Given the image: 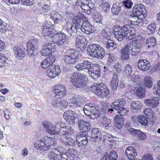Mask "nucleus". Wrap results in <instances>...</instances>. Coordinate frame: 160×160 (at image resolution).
<instances>
[{"label":"nucleus","mask_w":160,"mask_h":160,"mask_svg":"<svg viewBox=\"0 0 160 160\" xmlns=\"http://www.w3.org/2000/svg\"><path fill=\"white\" fill-rule=\"evenodd\" d=\"M134 29H131L128 24L123 26L121 29L115 28L113 30V33L115 38L119 41H121L125 38L132 39L136 36Z\"/></svg>","instance_id":"1"},{"label":"nucleus","mask_w":160,"mask_h":160,"mask_svg":"<svg viewBox=\"0 0 160 160\" xmlns=\"http://www.w3.org/2000/svg\"><path fill=\"white\" fill-rule=\"evenodd\" d=\"M48 156L50 160H67L70 157L67 150L62 147L54 148Z\"/></svg>","instance_id":"2"},{"label":"nucleus","mask_w":160,"mask_h":160,"mask_svg":"<svg viewBox=\"0 0 160 160\" xmlns=\"http://www.w3.org/2000/svg\"><path fill=\"white\" fill-rule=\"evenodd\" d=\"M55 144L54 138L46 136L37 141L34 144V146L36 149L44 151L53 147Z\"/></svg>","instance_id":"3"},{"label":"nucleus","mask_w":160,"mask_h":160,"mask_svg":"<svg viewBox=\"0 0 160 160\" xmlns=\"http://www.w3.org/2000/svg\"><path fill=\"white\" fill-rule=\"evenodd\" d=\"M73 85L78 88H84L88 83V79L85 75L78 72H74L70 79Z\"/></svg>","instance_id":"4"},{"label":"nucleus","mask_w":160,"mask_h":160,"mask_svg":"<svg viewBox=\"0 0 160 160\" xmlns=\"http://www.w3.org/2000/svg\"><path fill=\"white\" fill-rule=\"evenodd\" d=\"M87 51L89 56L99 59H102L105 54L104 49L97 44H89Z\"/></svg>","instance_id":"5"},{"label":"nucleus","mask_w":160,"mask_h":160,"mask_svg":"<svg viewBox=\"0 0 160 160\" xmlns=\"http://www.w3.org/2000/svg\"><path fill=\"white\" fill-rule=\"evenodd\" d=\"M91 88L92 92L102 98H105L108 95L110 92L107 86L102 82L93 83Z\"/></svg>","instance_id":"6"},{"label":"nucleus","mask_w":160,"mask_h":160,"mask_svg":"<svg viewBox=\"0 0 160 160\" xmlns=\"http://www.w3.org/2000/svg\"><path fill=\"white\" fill-rule=\"evenodd\" d=\"M79 57L78 52L75 49H69L65 52L63 59L66 63L72 64L77 62Z\"/></svg>","instance_id":"7"},{"label":"nucleus","mask_w":160,"mask_h":160,"mask_svg":"<svg viewBox=\"0 0 160 160\" xmlns=\"http://www.w3.org/2000/svg\"><path fill=\"white\" fill-rule=\"evenodd\" d=\"M55 128H56L60 129L59 134L61 136H65V137L70 136L72 134L74 130L70 124L66 125L63 122H58L56 124Z\"/></svg>","instance_id":"8"},{"label":"nucleus","mask_w":160,"mask_h":160,"mask_svg":"<svg viewBox=\"0 0 160 160\" xmlns=\"http://www.w3.org/2000/svg\"><path fill=\"white\" fill-rule=\"evenodd\" d=\"M75 5L80 7L84 12L92 9L95 6L91 0H77Z\"/></svg>","instance_id":"9"},{"label":"nucleus","mask_w":160,"mask_h":160,"mask_svg":"<svg viewBox=\"0 0 160 160\" xmlns=\"http://www.w3.org/2000/svg\"><path fill=\"white\" fill-rule=\"evenodd\" d=\"M69 101L71 104L70 106L76 109L78 107H81L84 104L83 98L81 96L79 95L73 96L71 98L69 99Z\"/></svg>","instance_id":"10"},{"label":"nucleus","mask_w":160,"mask_h":160,"mask_svg":"<svg viewBox=\"0 0 160 160\" xmlns=\"http://www.w3.org/2000/svg\"><path fill=\"white\" fill-rule=\"evenodd\" d=\"M129 46V53L132 56H136L141 52L142 46L141 44L137 41L133 42L128 44Z\"/></svg>","instance_id":"11"},{"label":"nucleus","mask_w":160,"mask_h":160,"mask_svg":"<svg viewBox=\"0 0 160 160\" xmlns=\"http://www.w3.org/2000/svg\"><path fill=\"white\" fill-rule=\"evenodd\" d=\"M55 44L54 43H45L42 46L41 52L42 55L47 56L51 55L55 50Z\"/></svg>","instance_id":"12"},{"label":"nucleus","mask_w":160,"mask_h":160,"mask_svg":"<svg viewBox=\"0 0 160 160\" xmlns=\"http://www.w3.org/2000/svg\"><path fill=\"white\" fill-rule=\"evenodd\" d=\"M80 30L82 32L88 34L93 33L95 31L94 27L87 20H85L83 22Z\"/></svg>","instance_id":"13"},{"label":"nucleus","mask_w":160,"mask_h":160,"mask_svg":"<svg viewBox=\"0 0 160 160\" xmlns=\"http://www.w3.org/2000/svg\"><path fill=\"white\" fill-rule=\"evenodd\" d=\"M52 41L58 45H61L63 44L66 40L65 34L58 33L54 34L52 37Z\"/></svg>","instance_id":"14"},{"label":"nucleus","mask_w":160,"mask_h":160,"mask_svg":"<svg viewBox=\"0 0 160 160\" xmlns=\"http://www.w3.org/2000/svg\"><path fill=\"white\" fill-rule=\"evenodd\" d=\"M88 134L86 131L82 132L76 136V142L79 146L86 145L88 143Z\"/></svg>","instance_id":"15"},{"label":"nucleus","mask_w":160,"mask_h":160,"mask_svg":"<svg viewBox=\"0 0 160 160\" xmlns=\"http://www.w3.org/2000/svg\"><path fill=\"white\" fill-rule=\"evenodd\" d=\"M60 72V67L57 65H52L47 71V75L52 78L59 75Z\"/></svg>","instance_id":"16"},{"label":"nucleus","mask_w":160,"mask_h":160,"mask_svg":"<svg viewBox=\"0 0 160 160\" xmlns=\"http://www.w3.org/2000/svg\"><path fill=\"white\" fill-rule=\"evenodd\" d=\"M132 12L134 15H142L145 17L146 15L147 11L144 5L141 4H138L134 6Z\"/></svg>","instance_id":"17"},{"label":"nucleus","mask_w":160,"mask_h":160,"mask_svg":"<svg viewBox=\"0 0 160 160\" xmlns=\"http://www.w3.org/2000/svg\"><path fill=\"white\" fill-rule=\"evenodd\" d=\"M91 62L85 60L81 63H79L75 66V68L78 71L84 70H86V72L88 73V70L90 69L91 67Z\"/></svg>","instance_id":"18"},{"label":"nucleus","mask_w":160,"mask_h":160,"mask_svg":"<svg viewBox=\"0 0 160 160\" xmlns=\"http://www.w3.org/2000/svg\"><path fill=\"white\" fill-rule=\"evenodd\" d=\"M25 51V48L21 45H18L15 46L13 49L14 55L18 59L24 57Z\"/></svg>","instance_id":"19"},{"label":"nucleus","mask_w":160,"mask_h":160,"mask_svg":"<svg viewBox=\"0 0 160 160\" xmlns=\"http://www.w3.org/2000/svg\"><path fill=\"white\" fill-rule=\"evenodd\" d=\"M101 69L98 65L91 67L88 70V73L92 77L95 78L100 77L101 74Z\"/></svg>","instance_id":"20"},{"label":"nucleus","mask_w":160,"mask_h":160,"mask_svg":"<svg viewBox=\"0 0 160 160\" xmlns=\"http://www.w3.org/2000/svg\"><path fill=\"white\" fill-rule=\"evenodd\" d=\"M43 128L46 132L51 134H54L57 133V130L52 124L48 121H44L42 122Z\"/></svg>","instance_id":"21"},{"label":"nucleus","mask_w":160,"mask_h":160,"mask_svg":"<svg viewBox=\"0 0 160 160\" xmlns=\"http://www.w3.org/2000/svg\"><path fill=\"white\" fill-rule=\"evenodd\" d=\"M159 99L158 97H154L152 99H145L144 102L149 107L155 108L159 105Z\"/></svg>","instance_id":"22"},{"label":"nucleus","mask_w":160,"mask_h":160,"mask_svg":"<svg viewBox=\"0 0 160 160\" xmlns=\"http://www.w3.org/2000/svg\"><path fill=\"white\" fill-rule=\"evenodd\" d=\"M126 101V100L123 98L117 99L111 103V107L115 110H118L125 106Z\"/></svg>","instance_id":"23"},{"label":"nucleus","mask_w":160,"mask_h":160,"mask_svg":"<svg viewBox=\"0 0 160 160\" xmlns=\"http://www.w3.org/2000/svg\"><path fill=\"white\" fill-rule=\"evenodd\" d=\"M129 131L130 133L134 136H138L139 140L143 141L146 138V133L139 130H137L132 128H131L129 129Z\"/></svg>","instance_id":"24"},{"label":"nucleus","mask_w":160,"mask_h":160,"mask_svg":"<svg viewBox=\"0 0 160 160\" xmlns=\"http://www.w3.org/2000/svg\"><path fill=\"white\" fill-rule=\"evenodd\" d=\"M137 65L138 68L144 71L148 70L151 66L149 62L146 59H140Z\"/></svg>","instance_id":"25"},{"label":"nucleus","mask_w":160,"mask_h":160,"mask_svg":"<svg viewBox=\"0 0 160 160\" xmlns=\"http://www.w3.org/2000/svg\"><path fill=\"white\" fill-rule=\"evenodd\" d=\"M78 123L79 129L83 131V132H87L91 128V124L88 121H85L82 119H79Z\"/></svg>","instance_id":"26"},{"label":"nucleus","mask_w":160,"mask_h":160,"mask_svg":"<svg viewBox=\"0 0 160 160\" xmlns=\"http://www.w3.org/2000/svg\"><path fill=\"white\" fill-rule=\"evenodd\" d=\"M65 90V88L63 85H60L56 87L54 89L55 97L59 98L62 97L66 92Z\"/></svg>","instance_id":"27"},{"label":"nucleus","mask_w":160,"mask_h":160,"mask_svg":"<svg viewBox=\"0 0 160 160\" xmlns=\"http://www.w3.org/2000/svg\"><path fill=\"white\" fill-rule=\"evenodd\" d=\"M135 151V149L133 147H128L127 148L125 152L128 159L130 160L134 159L135 156H137V153Z\"/></svg>","instance_id":"28"},{"label":"nucleus","mask_w":160,"mask_h":160,"mask_svg":"<svg viewBox=\"0 0 160 160\" xmlns=\"http://www.w3.org/2000/svg\"><path fill=\"white\" fill-rule=\"evenodd\" d=\"M125 119L122 116L117 115L114 119V124L116 128L118 129L122 128L124 126Z\"/></svg>","instance_id":"29"},{"label":"nucleus","mask_w":160,"mask_h":160,"mask_svg":"<svg viewBox=\"0 0 160 160\" xmlns=\"http://www.w3.org/2000/svg\"><path fill=\"white\" fill-rule=\"evenodd\" d=\"M66 30L71 36L77 37L78 34L76 32L75 27L70 22H68L66 25Z\"/></svg>","instance_id":"30"},{"label":"nucleus","mask_w":160,"mask_h":160,"mask_svg":"<svg viewBox=\"0 0 160 160\" xmlns=\"http://www.w3.org/2000/svg\"><path fill=\"white\" fill-rule=\"evenodd\" d=\"M83 110L85 115H89L95 111V104L91 103H87L84 106Z\"/></svg>","instance_id":"31"},{"label":"nucleus","mask_w":160,"mask_h":160,"mask_svg":"<svg viewBox=\"0 0 160 160\" xmlns=\"http://www.w3.org/2000/svg\"><path fill=\"white\" fill-rule=\"evenodd\" d=\"M103 46L109 51H112L116 48V45L112 40H104L102 42Z\"/></svg>","instance_id":"32"},{"label":"nucleus","mask_w":160,"mask_h":160,"mask_svg":"<svg viewBox=\"0 0 160 160\" xmlns=\"http://www.w3.org/2000/svg\"><path fill=\"white\" fill-rule=\"evenodd\" d=\"M91 136L92 138L96 139L95 140V142L97 141L98 142L97 144V146H98L99 141L101 140L102 138L101 132L99 129L96 128H94L92 130Z\"/></svg>","instance_id":"33"},{"label":"nucleus","mask_w":160,"mask_h":160,"mask_svg":"<svg viewBox=\"0 0 160 160\" xmlns=\"http://www.w3.org/2000/svg\"><path fill=\"white\" fill-rule=\"evenodd\" d=\"M60 139L62 143L67 146H72L74 143V140L70 137V136L65 137V136H61Z\"/></svg>","instance_id":"34"},{"label":"nucleus","mask_w":160,"mask_h":160,"mask_svg":"<svg viewBox=\"0 0 160 160\" xmlns=\"http://www.w3.org/2000/svg\"><path fill=\"white\" fill-rule=\"evenodd\" d=\"M72 24L75 27L76 32L78 33V31L80 30L81 27V23L82 21V18L80 16H77L74 17L72 20Z\"/></svg>","instance_id":"35"},{"label":"nucleus","mask_w":160,"mask_h":160,"mask_svg":"<svg viewBox=\"0 0 160 160\" xmlns=\"http://www.w3.org/2000/svg\"><path fill=\"white\" fill-rule=\"evenodd\" d=\"M121 58L123 60H127L129 57V46L128 44L126 45L125 47L122 49L121 50Z\"/></svg>","instance_id":"36"},{"label":"nucleus","mask_w":160,"mask_h":160,"mask_svg":"<svg viewBox=\"0 0 160 160\" xmlns=\"http://www.w3.org/2000/svg\"><path fill=\"white\" fill-rule=\"evenodd\" d=\"M26 52L27 54L30 57L35 58L37 55L38 49L34 48L32 47L27 46Z\"/></svg>","instance_id":"37"},{"label":"nucleus","mask_w":160,"mask_h":160,"mask_svg":"<svg viewBox=\"0 0 160 160\" xmlns=\"http://www.w3.org/2000/svg\"><path fill=\"white\" fill-rule=\"evenodd\" d=\"M52 28L50 27V26H48L45 24L43 27L42 33L45 37H49L52 33Z\"/></svg>","instance_id":"38"},{"label":"nucleus","mask_w":160,"mask_h":160,"mask_svg":"<svg viewBox=\"0 0 160 160\" xmlns=\"http://www.w3.org/2000/svg\"><path fill=\"white\" fill-rule=\"evenodd\" d=\"M156 40L154 36L148 38L146 40V44L148 48H152L156 44Z\"/></svg>","instance_id":"39"},{"label":"nucleus","mask_w":160,"mask_h":160,"mask_svg":"<svg viewBox=\"0 0 160 160\" xmlns=\"http://www.w3.org/2000/svg\"><path fill=\"white\" fill-rule=\"evenodd\" d=\"M73 111L72 110H68L64 112L63 117L64 119L67 121L69 122H72L73 120Z\"/></svg>","instance_id":"40"},{"label":"nucleus","mask_w":160,"mask_h":160,"mask_svg":"<svg viewBox=\"0 0 160 160\" xmlns=\"http://www.w3.org/2000/svg\"><path fill=\"white\" fill-rule=\"evenodd\" d=\"M102 124L105 125L104 127L108 128L113 127V122L107 117H104L101 121Z\"/></svg>","instance_id":"41"},{"label":"nucleus","mask_w":160,"mask_h":160,"mask_svg":"<svg viewBox=\"0 0 160 160\" xmlns=\"http://www.w3.org/2000/svg\"><path fill=\"white\" fill-rule=\"evenodd\" d=\"M50 17L54 21V22L56 23H58L60 22L62 19V17L61 15L57 12L51 14Z\"/></svg>","instance_id":"42"},{"label":"nucleus","mask_w":160,"mask_h":160,"mask_svg":"<svg viewBox=\"0 0 160 160\" xmlns=\"http://www.w3.org/2000/svg\"><path fill=\"white\" fill-rule=\"evenodd\" d=\"M131 109L133 112L134 110H139L141 109L142 106L139 102L132 101L130 103Z\"/></svg>","instance_id":"43"},{"label":"nucleus","mask_w":160,"mask_h":160,"mask_svg":"<svg viewBox=\"0 0 160 160\" xmlns=\"http://www.w3.org/2000/svg\"><path fill=\"white\" fill-rule=\"evenodd\" d=\"M137 119L138 122L142 125L148 126V123L147 118L146 116L142 115H140L138 117Z\"/></svg>","instance_id":"44"},{"label":"nucleus","mask_w":160,"mask_h":160,"mask_svg":"<svg viewBox=\"0 0 160 160\" xmlns=\"http://www.w3.org/2000/svg\"><path fill=\"white\" fill-rule=\"evenodd\" d=\"M144 85L147 88H151L152 86V79L150 76L145 77L143 79Z\"/></svg>","instance_id":"45"},{"label":"nucleus","mask_w":160,"mask_h":160,"mask_svg":"<svg viewBox=\"0 0 160 160\" xmlns=\"http://www.w3.org/2000/svg\"><path fill=\"white\" fill-rule=\"evenodd\" d=\"M121 4L120 3L113 4L111 8L112 12L113 15H118L119 13L121 8Z\"/></svg>","instance_id":"46"},{"label":"nucleus","mask_w":160,"mask_h":160,"mask_svg":"<svg viewBox=\"0 0 160 160\" xmlns=\"http://www.w3.org/2000/svg\"><path fill=\"white\" fill-rule=\"evenodd\" d=\"M38 45V41L37 38H35L29 40L27 43V46L37 49Z\"/></svg>","instance_id":"47"},{"label":"nucleus","mask_w":160,"mask_h":160,"mask_svg":"<svg viewBox=\"0 0 160 160\" xmlns=\"http://www.w3.org/2000/svg\"><path fill=\"white\" fill-rule=\"evenodd\" d=\"M132 66L129 64H127L125 66L124 69V74L126 77L128 78L131 77L132 75Z\"/></svg>","instance_id":"48"},{"label":"nucleus","mask_w":160,"mask_h":160,"mask_svg":"<svg viewBox=\"0 0 160 160\" xmlns=\"http://www.w3.org/2000/svg\"><path fill=\"white\" fill-rule=\"evenodd\" d=\"M153 93L160 97V80L154 85Z\"/></svg>","instance_id":"49"},{"label":"nucleus","mask_w":160,"mask_h":160,"mask_svg":"<svg viewBox=\"0 0 160 160\" xmlns=\"http://www.w3.org/2000/svg\"><path fill=\"white\" fill-rule=\"evenodd\" d=\"M130 79L133 81L136 85H139L141 84L142 82L140 80V79L139 78L138 76V75H135L134 74H132L131 76Z\"/></svg>","instance_id":"50"},{"label":"nucleus","mask_w":160,"mask_h":160,"mask_svg":"<svg viewBox=\"0 0 160 160\" xmlns=\"http://www.w3.org/2000/svg\"><path fill=\"white\" fill-rule=\"evenodd\" d=\"M156 30V26L155 23H151L148 25L146 32L148 34H151L155 32Z\"/></svg>","instance_id":"51"},{"label":"nucleus","mask_w":160,"mask_h":160,"mask_svg":"<svg viewBox=\"0 0 160 160\" xmlns=\"http://www.w3.org/2000/svg\"><path fill=\"white\" fill-rule=\"evenodd\" d=\"M99 9L102 11L106 12L110 9V5L109 3L103 1L99 6Z\"/></svg>","instance_id":"52"},{"label":"nucleus","mask_w":160,"mask_h":160,"mask_svg":"<svg viewBox=\"0 0 160 160\" xmlns=\"http://www.w3.org/2000/svg\"><path fill=\"white\" fill-rule=\"evenodd\" d=\"M8 60L7 57L3 54L0 53V68L5 65L6 61Z\"/></svg>","instance_id":"53"},{"label":"nucleus","mask_w":160,"mask_h":160,"mask_svg":"<svg viewBox=\"0 0 160 160\" xmlns=\"http://www.w3.org/2000/svg\"><path fill=\"white\" fill-rule=\"evenodd\" d=\"M145 90L142 87L138 88L136 92L137 96L140 98L143 97L145 95Z\"/></svg>","instance_id":"54"},{"label":"nucleus","mask_w":160,"mask_h":160,"mask_svg":"<svg viewBox=\"0 0 160 160\" xmlns=\"http://www.w3.org/2000/svg\"><path fill=\"white\" fill-rule=\"evenodd\" d=\"M102 18L103 17L100 13H98V14L93 17V19L94 22L99 23L101 22Z\"/></svg>","instance_id":"55"},{"label":"nucleus","mask_w":160,"mask_h":160,"mask_svg":"<svg viewBox=\"0 0 160 160\" xmlns=\"http://www.w3.org/2000/svg\"><path fill=\"white\" fill-rule=\"evenodd\" d=\"M107 156L109 157V160H117L118 156L117 153L114 151H112L108 155V154H106Z\"/></svg>","instance_id":"56"},{"label":"nucleus","mask_w":160,"mask_h":160,"mask_svg":"<svg viewBox=\"0 0 160 160\" xmlns=\"http://www.w3.org/2000/svg\"><path fill=\"white\" fill-rule=\"evenodd\" d=\"M118 82L119 80L112 79L110 82V84L113 91H115L117 89Z\"/></svg>","instance_id":"57"},{"label":"nucleus","mask_w":160,"mask_h":160,"mask_svg":"<svg viewBox=\"0 0 160 160\" xmlns=\"http://www.w3.org/2000/svg\"><path fill=\"white\" fill-rule=\"evenodd\" d=\"M76 43H78L83 44H87V41L86 39L84 38H82L81 36L77 37L76 40Z\"/></svg>","instance_id":"58"},{"label":"nucleus","mask_w":160,"mask_h":160,"mask_svg":"<svg viewBox=\"0 0 160 160\" xmlns=\"http://www.w3.org/2000/svg\"><path fill=\"white\" fill-rule=\"evenodd\" d=\"M76 49L78 52H82L84 51L86 48L87 45L81 44L76 43Z\"/></svg>","instance_id":"59"},{"label":"nucleus","mask_w":160,"mask_h":160,"mask_svg":"<svg viewBox=\"0 0 160 160\" xmlns=\"http://www.w3.org/2000/svg\"><path fill=\"white\" fill-rule=\"evenodd\" d=\"M144 113L147 117L152 118L153 117V112L150 108H147L144 110Z\"/></svg>","instance_id":"60"},{"label":"nucleus","mask_w":160,"mask_h":160,"mask_svg":"<svg viewBox=\"0 0 160 160\" xmlns=\"http://www.w3.org/2000/svg\"><path fill=\"white\" fill-rule=\"evenodd\" d=\"M22 3L27 6H31L34 3V0H21Z\"/></svg>","instance_id":"61"},{"label":"nucleus","mask_w":160,"mask_h":160,"mask_svg":"<svg viewBox=\"0 0 160 160\" xmlns=\"http://www.w3.org/2000/svg\"><path fill=\"white\" fill-rule=\"evenodd\" d=\"M123 4L126 8H131L133 4L131 0H124L123 1Z\"/></svg>","instance_id":"62"},{"label":"nucleus","mask_w":160,"mask_h":160,"mask_svg":"<svg viewBox=\"0 0 160 160\" xmlns=\"http://www.w3.org/2000/svg\"><path fill=\"white\" fill-rule=\"evenodd\" d=\"M113 68L114 70L116 71L115 72L118 73H120L122 70L121 65L118 63H116Z\"/></svg>","instance_id":"63"},{"label":"nucleus","mask_w":160,"mask_h":160,"mask_svg":"<svg viewBox=\"0 0 160 160\" xmlns=\"http://www.w3.org/2000/svg\"><path fill=\"white\" fill-rule=\"evenodd\" d=\"M50 8L49 5L47 4H43L41 8V10L43 13H46L48 12L50 9Z\"/></svg>","instance_id":"64"}]
</instances>
